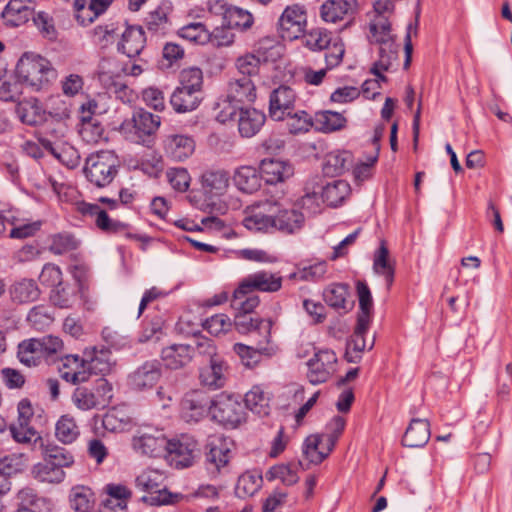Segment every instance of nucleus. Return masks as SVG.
I'll return each mask as SVG.
<instances>
[{
  "mask_svg": "<svg viewBox=\"0 0 512 512\" xmlns=\"http://www.w3.org/2000/svg\"><path fill=\"white\" fill-rule=\"evenodd\" d=\"M62 361L61 377L72 384L87 382L91 374H109L115 365V359L109 349L96 347L86 350L84 358L66 355Z\"/></svg>",
  "mask_w": 512,
  "mask_h": 512,
  "instance_id": "obj_1",
  "label": "nucleus"
},
{
  "mask_svg": "<svg viewBox=\"0 0 512 512\" xmlns=\"http://www.w3.org/2000/svg\"><path fill=\"white\" fill-rule=\"evenodd\" d=\"M16 75L20 82L39 91L56 78V70L41 55L24 53L17 63Z\"/></svg>",
  "mask_w": 512,
  "mask_h": 512,
  "instance_id": "obj_2",
  "label": "nucleus"
},
{
  "mask_svg": "<svg viewBox=\"0 0 512 512\" xmlns=\"http://www.w3.org/2000/svg\"><path fill=\"white\" fill-rule=\"evenodd\" d=\"M72 394V403L81 411L106 408L113 398V386L104 377L78 383Z\"/></svg>",
  "mask_w": 512,
  "mask_h": 512,
  "instance_id": "obj_3",
  "label": "nucleus"
},
{
  "mask_svg": "<svg viewBox=\"0 0 512 512\" xmlns=\"http://www.w3.org/2000/svg\"><path fill=\"white\" fill-rule=\"evenodd\" d=\"M320 178L313 177L306 182L304 187V195L302 197L303 206L309 209L319 207V200L322 199L330 207H337L341 205L344 200L350 195L351 187L347 181L333 180L321 187V193L317 191L319 188Z\"/></svg>",
  "mask_w": 512,
  "mask_h": 512,
  "instance_id": "obj_4",
  "label": "nucleus"
},
{
  "mask_svg": "<svg viewBox=\"0 0 512 512\" xmlns=\"http://www.w3.org/2000/svg\"><path fill=\"white\" fill-rule=\"evenodd\" d=\"M120 161L112 151H99L85 161L83 173L90 184L97 188L110 185L119 172Z\"/></svg>",
  "mask_w": 512,
  "mask_h": 512,
  "instance_id": "obj_5",
  "label": "nucleus"
},
{
  "mask_svg": "<svg viewBox=\"0 0 512 512\" xmlns=\"http://www.w3.org/2000/svg\"><path fill=\"white\" fill-rule=\"evenodd\" d=\"M368 39L371 44L379 45L378 66L386 68L389 59L398 58L399 46L387 15H374L369 23Z\"/></svg>",
  "mask_w": 512,
  "mask_h": 512,
  "instance_id": "obj_6",
  "label": "nucleus"
},
{
  "mask_svg": "<svg viewBox=\"0 0 512 512\" xmlns=\"http://www.w3.org/2000/svg\"><path fill=\"white\" fill-rule=\"evenodd\" d=\"M160 124V116L138 109L133 113L131 120L122 123L120 130L131 141L150 146L152 136L159 129Z\"/></svg>",
  "mask_w": 512,
  "mask_h": 512,
  "instance_id": "obj_7",
  "label": "nucleus"
},
{
  "mask_svg": "<svg viewBox=\"0 0 512 512\" xmlns=\"http://www.w3.org/2000/svg\"><path fill=\"white\" fill-rule=\"evenodd\" d=\"M247 413L239 397L221 393L213 398L211 420L225 428L235 429L246 422Z\"/></svg>",
  "mask_w": 512,
  "mask_h": 512,
  "instance_id": "obj_8",
  "label": "nucleus"
},
{
  "mask_svg": "<svg viewBox=\"0 0 512 512\" xmlns=\"http://www.w3.org/2000/svg\"><path fill=\"white\" fill-rule=\"evenodd\" d=\"M234 116H237L238 132L243 138L255 136L262 129L266 121V115L262 111L243 107L236 109L230 104L227 109L219 112L217 120L225 123Z\"/></svg>",
  "mask_w": 512,
  "mask_h": 512,
  "instance_id": "obj_9",
  "label": "nucleus"
},
{
  "mask_svg": "<svg viewBox=\"0 0 512 512\" xmlns=\"http://www.w3.org/2000/svg\"><path fill=\"white\" fill-rule=\"evenodd\" d=\"M161 479L162 475L155 470H145L137 476L136 486L149 493L141 498L143 502L151 506H160L176 503L181 498L179 494H172L165 488L161 489Z\"/></svg>",
  "mask_w": 512,
  "mask_h": 512,
  "instance_id": "obj_10",
  "label": "nucleus"
},
{
  "mask_svg": "<svg viewBox=\"0 0 512 512\" xmlns=\"http://www.w3.org/2000/svg\"><path fill=\"white\" fill-rule=\"evenodd\" d=\"M307 24V13L303 5H288L277 21V32L283 40H296L303 36Z\"/></svg>",
  "mask_w": 512,
  "mask_h": 512,
  "instance_id": "obj_11",
  "label": "nucleus"
},
{
  "mask_svg": "<svg viewBox=\"0 0 512 512\" xmlns=\"http://www.w3.org/2000/svg\"><path fill=\"white\" fill-rule=\"evenodd\" d=\"M213 398L203 390H191L183 396L180 404L181 418L188 423H197L212 414Z\"/></svg>",
  "mask_w": 512,
  "mask_h": 512,
  "instance_id": "obj_12",
  "label": "nucleus"
},
{
  "mask_svg": "<svg viewBox=\"0 0 512 512\" xmlns=\"http://www.w3.org/2000/svg\"><path fill=\"white\" fill-rule=\"evenodd\" d=\"M168 444V439L161 430L144 427L137 430L132 438V447L135 452L149 456H164Z\"/></svg>",
  "mask_w": 512,
  "mask_h": 512,
  "instance_id": "obj_13",
  "label": "nucleus"
},
{
  "mask_svg": "<svg viewBox=\"0 0 512 512\" xmlns=\"http://www.w3.org/2000/svg\"><path fill=\"white\" fill-rule=\"evenodd\" d=\"M197 451V441L191 436L181 435L179 438L168 439L164 456L175 468H187L194 463Z\"/></svg>",
  "mask_w": 512,
  "mask_h": 512,
  "instance_id": "obj_14",
  "label": "nucleus"
},
{
  "mask_svg": "<svg viewBox=\"0 0 512 512\" xmlns=\"http://www.w3.org/2000/svg\"><path fill=\"white\" fill-rule=\"evenodd\" d=\"M205 453V469L210 478L216 479L230 471L229 462L231 451L227 444L217 438L208 442Z\"/></svg>",
  "mask_w": 512,
  "mask_h": 512,
  "instance_id": "obj_15",
  "label": "nucleus"
},
{
  "mask_svg": "<svg viewBox=\"0 0 512 512\" xmlns=\"http://www.w3.org/2000/svg\"><path fill=\"white\" fill-rule=\"evenodd\" d=\"M242 224L253 232H268L270 229H274L272 201H265L247 207Z\"/></svg>",
  "mask_w": 512,
  "mask_h": 512,
  "instance_id": "obj_16",
  "label": "nucleus"
},
{
  "mask_svg": "<svg viewBox=\"0 0 512 512\" xmlns=\"http://www.w3.org/2000/svg\"><path fill=\"white\" fill-rule=\"evenodd\" d=\"M336 354L332 350H320L308 361L307 377L316 385L326 382L335 371Z\"/></svg>",
  "mask_w": 512,
  "mask_h": 512,
  "instance_id": "obj_17",
  "label": "nucleus"
},
{
  "mask_svg": "<svg viewBox=\"0 0 512 512\" xmlns=\"http://www.w3.org/2000/svg\"><path fill=\"white\" fill-rule=\"evenodd\" d=\"M272 203L275 230L284 234H294L303 227L305 218L299 209L293 206H284L276 201H272Z\"/></svg>",
  "mask_w": 512,
  "mask_h": 512,
  "instance_id": "obj_18",
  "label": "nucleus"
},
{
  "mask_svg": "<svg viewBox=\"0 0 512 512\" xmlns=\"http://www.w3.org/2000/svg\"><path fill=\"white\" fill-rule=\"evenodd\" d=\"M161 376V363L158 360H147L128 375L127 382L131 389L143 391L151 389Z\"/></svg>",
  "mask_w": 512,
  "mask_h": 512,
  "instance_id": "obj_19",
  "label": "nucleus"
},
{
  "mask_svg": "<svg viewBox=\"0 0 512 512\" xmlns=\"http://www.w3.org/2000/svg\"><path fill=\"white\" fill-rule=\"evenodd\" d=\"M355 1L350 0H326L320 6V17L326 23H338L345 19L343 28H347L354 22Z\"/></svg>",
  "mask_w": 512,
  "mask_h": 512,
  "instance_id": "obj_20",
  "label": "nucleus"
},
{
  "mask_svg": "<svg viewBox=\"0 0 512 512\" xmlns=\"http://www.w3.org/2000/svg\"><path fill=\"white\" fill-rule=\"evenodd\" d=\"M297 98L295 90L288 85L275 88L269 97V115L275 121H282L294 109Z\"/></svg>",
  "mask_w": 512,
  "mask_h": 512,
  "instance_id": "obj_21",
  "label": "nucleus"
},
{
  "mask_svg": "<svg viewBox=\"0 0 512 512\" xmlns=\"http://www.w3.org/2000/svg\"><path fill=\"white\" fill-rule=\"evenodd\" d=\"M282 287V277L269 271H257L246 276L237 287V295L244 290L261 292H276Z\"/></svg>",
  "mask_w": 512,
  "mask_h": 512,
  "instance_id": "obj_22",
  "label": "nucleus"
},
{
  "mask_svg": "<svg viewBox=\"0 0 512 512\" xmlns=\"http://www.w3.org/2000/svg\"><path fill=\"white\" fill-rule=\"evenodd\" d=\"M233 350L246 367H254L260 362L262 355L267 357L275 355L277 347L271 344L270 339H268V342L265 340L259 341L255 348L242 343H236L233 346Z\"/></svg>",
  "mask_w": 512,
  "mask_h": 512,
  "instance_id": "obj_23",
  "label": "nucleus"
},
{
  "mask_svg": "<svg viewBox=\"0 0 512 512\" xmlns=\"http://www.w3.org/2000/svg\"><path fill=\"white\" fill-rule=\"evenodd\" d=\"M76 209L84 216L89 215L95 217V225L97 228L106 233H115L124 228L121 222L111 219L107 212L97 204L80 201L76 203Z\"/></svg>",
  "mask_w": 512,
  "mask_h": 512,
  "instance_id": "obj_24",
  "label": "nucleus"
},
{
  "mask_svg": "<svg viewBox=\"0 0 512 512\" xmlns=\"http://www.w3.org/2000/svg\"><path fill=\"white\" fill-rule=\"evenodd\" d=\"M164 150L173 160L183 161L193 154L195 142L188 135L171 134L164 140Z\"/></svg>",
  "mask_w": 512,
  "mask_h": 512,
  "instance_id": "obj_25",
  "label": "nucleus"
},
{
  "mask_svg": "<svg viewBox=\"0 0 512 512\" xmlns=\"http://www.w3.org/2000/svg\"><path fill=\"white\" fill-rule=\"evenodd\" d=\"M227 364L222 357H214L209 364L200 371L199 379L203 386L210 389H219L225 385Z\"/></svg>",
  "mask_w": 512,
  "mask_h": 512,
  "instance_id": "obj_26",
  "label": "nucleus"
},
{
  "mask_svg": "<svg viewBox=\"0 0 512 512\" xmlns=\"http://www.w3.org/2000/svg\"><path fill=\"white\" fill-rule=\"evenodd\" d=\"M260 171L261 177L269 184L284 182L294 173V169L289 162L273 158L262 160Z\"/></svg>",
  "mask_w": 512,
  "mask_h": 512,
  "instance_id": "obj_27",
  "label": "nucleus"
},
{
  "mask_svg": "<svg viewBox=\"0 0 512 512\" xmlns=\"http://www.w3.org/2000/svg\"><path fill=\"white\" fill-rule=\"evenodd\" d=\"M431 436L430 423L426 419H412L408 425L402 444L409 448H420L427 444Z\"/></svg>",
  "mask_w": 512,
  "mask_h": 512,
  "instance_id": "obj_28",
  "label": "nucleus"
},
{
  "mask_svg": "<svg viewBox=\"0 0 512 512\" xmlns=\"http://www.w3.org/2000/svg\"><path fill=\"white\" fill-rule=\"evenodd\" d=\"M194 352V347L188 344H172L162 349L161 359L169 369H179L187 365Z\"/></svg>",
  "mask_w": 512,
  "mask_h": 512,
  "instance_id": "obj_29",
  "label": "nucleus"
},
{
  "mask_svg": "<svg viewBox=\"0 0 512 512\" xmlns=\"http://www.w3.org/2000/svg\"><path fill=\"white\" fill-rule=\"evenodd\" d=\"M144 31L141 26H130L123 32L118 50L129 58L138 56L145 46Z\"/></svg>",
  "mask_w": 512,
  "mask_h": 512,
  "instance_id": "obj_30",
  "label": "nucleus"
},
{
  "mask_svg": "<svg viewBox=\"0 0 512 512\" xmlns=\"http://www.w3.org/2000/svg\"><path fill=\"white\" fill-rule=\"evenodd\" d=\"M256 97V87L251 78L242 76L229 83L227 98L230 104L251 103Z\"/></svg>",
  "mask_w": 512,
  "mask_h": 512,
  "instance_id": "obj_31",
  "label": "nucleus"
},
{
  "mask_svg": "<svg viewBox=\"0 0 512 512\" xmlns=\"http://www.w3.org/2000/svg\"><path fill=\"white\" fill-rule=\"evenodd\" d=\"M370 326V322L357 319V324L351 339L347 342L345 358L350 363H356L361 358V353L367 348L365 334Z\"/></svg>",
  "mask_w": 512,
  "mask_h": 512,
  "instance_id": "obj_32",
  "label": "nucleus"
},
{
  "mask_svg": "<svg viewBox=\"0 0 512 512\" xmlns=\"http://www.w3.org/2000/svg\"><path fill=\"white\" fill-rule=\"evenodd\" d=\"M235 327L240 333L256 332L268 342L271 338L272 321L269 319L253 318L250 314H237Z\"/></svg>",
  "mask_w": 512,
  "mask_h": 512,
  "instance_id": "obj_33",
  "label": "nucleus"
},
{
  "mask_svg": "<svg viewBox=\"0 0 512 512\" xmlns=\"http://www.w3.org/2000/svg\"><path fill=\"white\" fill-rule=\"evenodd\" d=\"M229 183L230 176L225 170H208L201 176L202 188L210 196H221L226 193Z\"/></svg>",
  "mask_w": 512,
  "mask_h": 512,
  "instance_id": "obj_34",
  "label": "nucleus"
},
{
  "mask_svg": "<svg viewBox=\"0 0 512 512\" xmlns=\"http://www.w3.org/2000/svg\"><path fill=\"white\" fill-rule=\"evenodd\" d=\"M232 179L237 189L243 193L252 194L261 187V174L252 166L237 168Z\"/></svg>",
  "mask_w": 512,
  "mask_h": 512,
  "instance_id": "obj_35",
  "label": "nucleus"
},
{
  "mask_svg": "<svg viewBox=\"0 0 512 512\" xmlns=\"http://www.w3.org/2000/svg\"><path fill=\"white\" fill-rule=\"evenodd\" d=\"M270 401V393L261 385H254L244 397L246 408L259 416L269 415Z\"/></svg>",
  "mask_w": 512,
  "mask_h": 512,
  "instance_id": "obj_36",
  "label": "nucleus"
},
{
  "mask_svg": "<svg viewBox=\"0 0 512 512\" xmlns=\"http://www.w3.org/2000/svg\"><path fill=\"white\" fill-rule=\"evenodd\" d=\"M16 114L23 124L37 126L43 123L46 112L35 98L21 101L16 106Z\"/></svg>",
  "mask_w": 512,
  "mask_h": 512,
  "instance_id": "obj_37",
  "label": "nucleus"
},
{
  "mask_svg": "<svg viewBox=\"0 0 512 512\" xmlns=\"http://www.w3.org/2000/svg\"><path fill=\"white\" fill-rule=\"evenodd\" d=\"M32 15L31 7L24 0H10L1 13L6 25L18 27Z\"/></svg>",
  "mask_w": 512,
  "mask_h": 512,
  "instance_id": "obj_38",
  "label": "nucleus"
},
{
  "mask_svg": "<svg viewBox=\"0 0 512 512\" xmlns=\"http://www.w3.org/2000/svg\"><path fill=\"white\" fill-rule=\"evenodd\" d=\"M201 94L177 86L170 97V103L177 113H186L195 110L201 103Z\"/></svg>",
  "mask_w": 512,
  "mask_h": 512,
  "instance_id": "obj_39",
  "label": "nucleus"
},
{
  "mask_svg": "<svg viewBox=\"0 0 512 512\" xmlns=\"http://www.w3.org/2000/svg\"><path fill=\"white\" fill-rule=\"evenodd\" d=\"M353 164V156L349 151L329 152L323 162V172L328 176L343 174Z\"/></svg>",
  "mask_w": 512,
  "mask_h": 512,
  "instance_id": "obj_40",
  "label": "nucleus"
},
{
  "mask_svg": "<svg viewBox=\"0 0 512 512\" xmlns=\"http://www.w3.org/2000/svg\"><path fill=\"white\" fill-rule=\"evenodd\" d=\"M349 286L344 283H333L327 286L323 291V299L327 305L334 309H343L348 311L351 309L353 302L349 303Z\"/></svg>",
  "mask_w": 512,
  "mask_h": 512,
  "instance_id": "obj_41",
  "label": "nucleus"
},
{
  "mask_svg": "<svg viewBox=\"0 0 512 512\" xmlns=\"http://www.w3.org/2000/svg\"><path fill=\"white\" fill-rule=\"evenodd\" d=\"M31 474L37 481L50 484H59L66 477L64 470L59 469L54 463L45 460V457H43L42 462L32 467Z\"/></svg>",
  "mask_w": 512,
  "mask_h": 512,
  "instance_id": "obj_42",
  "label": "nucleus"
},
{
  "mask_svg": "<svg viewBox=\"0 0 512 512\" xmlns=\"http://www.w3.org/2000/svg\"><path fill=\"white\" fill-rule=\"evenodd\" d=\"M373 270L376 274L385 278L387 289L389 290L394 281L395 267L389 259V250L384 241L381 242L380 247L375 252Z\"/></svg>",
  "mask_w": 512,
  "mask_h": 512,
  "instance_id": "obj_43",
  "label": "nucleus"
},
{
  "mask_svg": "<svg viewBox=\"0 0 512 512\" xmlns=\"http://www.w3.org/2000/svg\"><path fill=\"white\" fill-rule=\"evenodd\" d=\"M11 299L17 303H28L38 299L40 290L33 279H21L10 287Z\"/></svg>",
  "mask_w": 512,
  "mask_h": 512,
  "instance_id": "obj_44",
  "label": "nucleus"
},
{
  "mask_svg": "<svg viewBox=\"0 0 512 512\" xmlns=\"http://www.w3.org/2000/svg\"><path fill=\"white\" fill-rule=\"evenodd\" d=\"M36 338L24 340L18 345L17 357L21 364L27 367H36L44 359Z\"/></svg>",
  "mask_w": 512,
  "mask_h": 512,
  "instance_id": "obj_45",
  "label": "nucleus"
},
{
  "mask_svg": "<svg viewBox=\"0 0 512 512\" xmlns=\"http://www.w3.org/2000/svg\"><path fill=\"white\" fill-rule=\"evenodd\" d=\"M19 508H33L37 512H49L51 510V501L41 497L30 487H24L17 493Z\"/></svg>",
  "mask_w": 512,
  "mask_h": 512,
  "instance_id": "obj_46",
  "label": "nucleus"
},
{
  "mask_svg": "<svg viewBox=\"0 0 512 512\" xmlns=\"http://www.w3.org/2000/svg\"><path fill=\"white\" fill-rule=\"evenodd\" d=\"M42 146L70 169H74L80 164V155L72 146L55 147L50 139L42 140Z\"/></svg>",
  "mask_w": 512,
  "mask_h": 512,
  "instance_id": "obj_47",
  "label": "nucleus"
},
{
  "mask_svg": "<svg viewBox=\"0 0 512 512\" xmlns=\"http://www.w3.org/2000/svg\"><path fill=\"white\" fill-rule=\"evenodd\" d=\"M263 478L258 471H247L239 476L235 487V494L239 498L253 496L261 488Z\"/></svg>",
  "mask_w": 512,
  "mask_h": 512,
  "instance_id": "obj_48",
  "label": "nucleus"
},
{
  "mask_svg": "<svg viewBox=\"0 0 512 512\" xmlns=\"http://www.w3.org/2000/svg\"><path fill=\"white\" fill-rule=\"evenodd\" d=\"M10 433L16 442L30 445L33 450L43 447V438L29 424H13L10 426Z\"/></svg>",
  "mask_w": 512,
  "mask_h": 512,
  "instance_id": "obj_49",
  "label": "nucleus"
},
{
  "mask_svg": "<svg viewBox=\"0 0 512 512\" xmlns=\"http://www.w3.org/2000/svg\"><path fill=\"white\" fill-rule=\"evenodd\" d=\"M41 137L39 141L42 144V140L50 139L54 146L57 147L61 143L62 139L67 133V126L61 119H56L51 113L49 118H45L42 123Z\"/></svg>",
  "mask_w": 512,
  "mask_h": 512,
  "instance_id": "obj_50",
  "label": "nucleus"
},
{
  "mask_svg": "<svg viewBox=\"0 0 512 512\" xmlns=\"http://www.w3.org/2000/svg\"><path fill=\"white\" fill-rule=\"evenodd\" d=\"M224 25L229 28H237L241 30L249 29L254 23L253 15L245 9L237 6H230L224 11Z\"/></svg>",
  "mask_w": 512,
  "mask_h": 512,
  "instance_id": "obj_51",
  "label": "nucleus"
},
{
  "mask_svg": "<svg viewBox=\"0 0 512 512\" xmlns=\"http://www.w3.org/2000/svg\"><path fill=\"white\" fill-rule=\"evenodd\" d=\"M78 290L80 287L62 282L51 290L50 300L59 308H71L77 301Z\"/></svg>",
  "mask_w": 512,
  "mask_h": 512,
  "instance_id": "obj_52",
  "label": "nucleus"
},
{
  "mask_svg": "<svg viewBox=\"0 0 512 512\" xmlns=\"http://www.w3.org/2000/svg\"><path fill=\"white\" fill-rule=\"evenodd\" d=\"M315 125L319 131L329 133L341 130L346 125V118L339 112L330 110L319 111L315 114Z\"/></svg>",
  "mask_w": 512,
  "mask_h": 512,
  "instance_id": "obj_53",
  "label": "nucleus"
},
{
  "mask_svg": "<svg viewBox=\"0 0 512 512\" xmlns=\"http://www.w3.org/2000/svg\"><path fill=\"white\" fill-rule=\"evenodd\" d=\"M178 36L190 43L204 45L211 40L210 31L201 22H191L181 27Z\"/></svg>",
  "mask_w": 512,
  "mask_h": 512,
  "instance_id": "obj_54",
  "label": "nucleus"
},
{
  "mask_svg": "<svg viewBox=\"0 0 512 512\" xmlns=\"http://www.w3.org/2000/svg\"><path fill=\"white\" fill-rule=\"evenodd\" d=\"M40 451L45 457V460L54 463L55 466L59 467V469L64 470V468H68L74 463V456L67 449L57 446V445H45L40 448Z\"/></svg>",
  "mask_w": 512,
  "mask_h": 512,
  "instance_id": "obj_55",
  "label": "nucleus"
},
{
  "mask_svg": "<svg viewBox=\"0 0 512 512\" xmlns=\"http://www.w3.org/2000/svg\"><path fill=\"white\" fill-rule=\"evenodd\" d=\"M80 435L75 419L70 415H62L55 425V436L63 444L73 443Z\"/></svg>",
  "mask_w": 512,
  "mask_h": 512,
  "instance_id": "obj_56",
  "label": "nucleus"
},
{
  "mask_svg": "<svg viewBox=\"0 0 512 512\" xmlns=\"http://www.w3.org/2000/svg\"><path fill=\"white\" fill-rule=\"evenodd\" d=\"M93 492L85 486H75L70 492V505L76 512H89L94 504Z\"/></svg>",
  "mask_w": 512,
  "mask_h": 512,
  "instance_id": "obj_57",
  "label": "nucleus"
},
{
  "mask_svg": "<svg viewBox=\"0 0 512 512\" xmlns=\"http://www.w3.org/2000/svg\"><path fill=\"white\" fill-rule=\"evenodd\" d=\"M323 442L324 439L320 434H312L305 439L303 454L310 463L320 464L326 459L324 448L321 446Z\"/></svg>",
  "mask_w": 512,
  "mask_h": 512,
  "instance_id": "obj_58",
  "label": "nucleus"
},
{
  "mask_svg": "<svg viewBox=\"0 0 512 512\" xmlns=\"http://www.w3.org/2000/svg\"><path fill=\"white\" fill-rule=\"evenodd\" d=\"M356 291L359 300V313L357 319L371 321V312L373 309V299L371 291L365 281L356 282Z\"/></svg>",
  "mask_w": 512,
  "mask_h": 512,
  "instance_id": "obj_59",
  "label": "nucleus"
},
{
  "mask_svg": "<svg viewBox=\"0 0 512 512\" xmlns=\"http://www.w3.org/2000/svg\"><path fill=\"white\" fill-rule=\"evenodd\" d=\"M250 290H244L241 294L237 295V288L233 292L231 299V306L238 311V314H251L253 310L259 305V297L256 295H249Z\"/></svg>",
  "mask_w": 512,
  "mask_h": 512,
  "instance_id": "obj_60",
  "label": "nucleus"
},
{
  "mask_svg": "<svg viewBox=\"0 0 512 512\" xmlns=\"http://www.w3.org/2000/svg\"><path fill=\"white\" fill-rule=\"evenodd\" d=\"M179 86L201 94L203 86V72L198 67L183 69L179 77Z\"/></svg>",
  "mask_w": 512,
  "mask_h": 512,
  "instance_id": "obj_61",
  "label": "nucleus"
},
{
  "mask_svg": "<svg viewBox=\"0 0 512 512\" xmlns=\"http://www.w3.org/2000/svg\"><path fill=\"white\" fill-rule=\"evenodd\" d=\"M286 116L288 117L287 128L294 135L308 132L314 124L312 117L305 111L290 113Z\"/></svg>",
  "mask_w": 512,
  "mask_h": 512,
  "instance_id": "obj_62",
  "label": "nucleus"
},
{
  "mask_svg": "<svg viewBox=\"0 0 512 512\" xmlns=\"http://www.w3.org/2000/svg\"><path fill=\"white\" fill-rule=\"evenodd\" d=\"M100 79L105 85L108 93L114 94L116 98L123 102H128L131 100L132 90L129 89L128 86L123 83L120 78L114 79L108 74L103 73L101 74Z\"/></svg>",
  "mask_w": 512,
  "mask_h": 512,
  "instance_id": "obj_63",
  "label": "nucleus"
},
{
  "mask_svg": "<svg viewBox=\"0 0 512 512\" xmlns=\"http://www.w3.org/2000/svg\"><path fill=\"white\" fill-rule=\"evenodd\" d=\"M280 45L273 36H265L255 44V53L263 62L274 59L279 54Z\"/></svg>",
  "mask_w": 512,
  "mask_h": 512,
  "instance_id": "obj_64",
  "label": "nucleus"
}]
</instances>
